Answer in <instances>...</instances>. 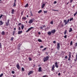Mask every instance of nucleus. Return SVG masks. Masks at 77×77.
<instances>
[{
    "label": "nucleus",
    "mask_w": 77,
    "mask_h": 77,
    "mask_svg": "<svg viewBox=\"0 0 77 77\" xmlns=\"http://www.w3.org/2000/svg\"><path fill=\"white\" fill-rule=\"evenodd\" d=\"M43 60L44 62H46V61H47V60H48V56H47L46 57H44Z\"/></svg>",
    "instance_id": "nucleus-1"
},
{
    "label": "nucleus",
    "mask_w": 77,
    "mask_h": 77,
    "mask_svg": "<svg viewBox=\"0 0 77 77\" xmlns=\"http://www.w3.org/2000/svg\"><path fill=\"white\" fill-rule=\"evenodd\" d=\"M69 57L68 58V60H70L71 57V52H69Z\"/></svg>",
    "instance_id": "nucleus-2"
},
{
    "label": "nucleus",
    "mask_w": 77,
    "mask_h": 77,
    "mask_svg": "<svg viewBox=\"0 0 77 77\" xmlns=\"http://www.w3.org/2000/svg\"><path fill=\"white\" fill-rule=\"evenodd\" d=\"M34 20H35V19H34V18H33L32 20H30L29 22V24H32V23L33 22V21H34Z\"/></svg>",
    "instance_id": "nucleus-3"
},
{
    "label": "nucleus",
    "mask_w": 77,
    "mask_h": 77,
    "mask_svg": "<svg viewBox=\"0 0 77 77\" xmlns=\"http://www.w3.org/2000/svg\"><path fill=\"white\" fill-rule=\"evenodd\" d=\"M57 48L58 50H60V43H58L57 45Z\"/></svg>",
    "instance_id": "nucleus-4"
},
{
    "label": "nucleus",
    "mask_w": 77,
    "mask_h": 77,
    "mask_svg": "<svg viewBox=\"0 0 77 77\" xmlns=\"http://www.w3.org/2000/svg\"><path fill=\"white\" fill-rule=\"evenodd\" d=\"M33 29V27H31L30 28H29V29H28L26 31V33H27L28 32H29V31H30V30H31V29Z\"/></svg>",
    "instance_id": "nucleus-5"
},
{
    "label": "nucleus",
    "mask_w": 77,
    "mask_h": 77,
    "mask_svg": "<svg viewBox=\"0 0 77 77\" xmlns=\"http://www.w3.org/2000/svg\"><path fill=\"white\" fill-rule=\"evenodd\" d=\"M5 24L6 26H8L9 24V20H8L7 22H6Z\"/></svg>",
    "instance_id": "nucleus-6"
},
{
    "label": "nucleus",
    "mask_w": 77,
    "mask_h": 77,
    "mask_svg": "<svg viewBox=\"0 0 77 77\" xmlns=\"http://www.w3.org/2000/svg\"><path fill=\"white\" fill-rule=\"evenodd\" d=\"M54 68H55V66L54 65H53L51 70L52 71H54Z\"/></svg>",
    "instance_id": "nucleus-7"
},
{
    "label": "nucleus",
    "mask_w": 77,
    "mask_h": 77,
    "mask_svg": "<svg viewBox=\"0 0 77 77\" xmlns=\"http://www.w3.org/2000/svg\"><path fill=\"white\" fill-rule=\"evenodd\" d=\"M33 73V71H31L29 72L28 73V75H30V74H32V73Z\"/></svg>",
    "instance_id": "nucleus-8"
},
{
    "label": "nucleus",
    "mask_w": 77,
    "mask_h": 77,
    "mask_svg": "<svg viewBox=\"0 0 77 77\" xmlns=\"http://www.w3.org/2000/svg\"><path fill=\"white\" fill-rule=\"evenodd\" d=\"M38 72H42V68L41 67H40L38 68Z\"/></svg>",
    "instance_id": "nucleus-9"
},
{
    "label": "nucleus",
    "mask_w": 77,
    "mask_h": 77,
    "mask_svg": "<svg viewBox=\"0 0 77 77\" xmlns=\"http://www.w3.org/2000/svg\"><path fill=\"white\" fill-rule=\"evenodd\" d=\"M64 23H65V26L66 25V24H68V23L69 22H66V20H65L64 21Z\"/></svg>",
    "instance_id": "nucleus-10"
},
{
    "label": "nucleus",
    "mask_w": 77,
    "mask_h": 77,
    "mask_svg": "<svg viewBox=\"0 0 77 77\" xmlns=\"http://www.w3.org/2000/svg\"><path fill=\"white\" fill-rule=\"evenodd\" d=\"M64 23H65V26L66 25V24H68V23L69 22H66V20H65L64 21Z\"/></svg>",
    "instance_id": "nucleus-11"
},
{
    "label": "nucleus",
    "mask_w": 77,
    "mask_h": 77,
    "mask_svg": "<svg viewBox=\"0 0 77 77\" xmlns=\"http://www.w3.org/2000/svg\"><path fill=\"white\" fill-rule=\"evenodd\" d=\"M55 67H56V68H57L59 67L58 65H57V62H55Z\"/></svg>",
    "instance_id": "nucleus-12"
},
{
    "label": "nucleus",
    "mask_w": 77,
    "mask_h": 77,
    "mask_svg": "<svg viewBox=\"0 0 77 77\" xmlns=\"http://www.w3.org/2000/svg\"><path fill=\"white\" fill-rule=\"evenodd\" d=\"M16 66L17 67V69H18L19 70L20 69V65H19V64H17L16 65Z\"/></svg>",
    "instance_id": "nucleus-13"
},
{
    "label": "nucleus",
    "mask_w": 77,
    "mask_h": 77,
    "mask_svg": "<svg viewBox=\"0 0 77 77\" xmlns=\"http://www.w3.org/2000/svg\"><path fill=\"white\" fill-rule=\"evenodd\" d=\"M16 66L17 67V69H18L19 70L20 69V65H19V64H17L16 65Z\"/></svg>",
    "instance_id": "nucleus-14"
},
{
    "label": "nucleus",
    "mask_w": 77,
    "mask_h": 77,
    "mask_svg": "<svg viewBox=\"0 0 77 77\" xmlns=\"http://www.w3.org/2000/svg\"><path fill=\"white\" fill-rule=\"evenodd\" d=\"M14 13H15V10L14 9H12L11 11L12 14H14Z\"/></svg>",
    "instance_id": "nucleus-15"
},
{
    "label": "nucleus",
    "mask_w": 77,
    "mask_h": 77,
    "mask_svg": "<svg viewBox=\"0 0 77 77\" xmlns=\"http://www.w3.org/2000/svg\"><path fill=\"white\" fill-rule=\"evenodd\" d=\"M23 33V31H18V35H20L21 33Z\"/></svg>",
    "instance_id": "nucleus-16"
},
{
    "label": "nucleus",
    "mask_w": 77,
    "mask_h": 77,
    "mask_svg": "<svg viewBox=\"0 0 77 77\" xmlns=\"http://www.w3.org/2000/svg\"><path fill=\"white\" fill-rule=\"evenodd\" d=\"M56 32V29H54L53 30H52L51 31V33H54Z\"/></svg>",
    "instance_id": "nucleus-17"
},
{
    "label": "nucleus",
    "mask_w": 77,
    "mask_h": 77,
    "mask_svg": "<svg viewBox=\"0 0 77 77\" xmlns=\"http://www.w3.org/2000/svg\"><path fill=\"white\" fill-rule=\"evenodd\" d=\"M72 31V28H69V32H71Z\"/></svg>",
    "instance_id": "nucleus-18"
},
{
    "label": "nucleus",
    "mask_w": 77,
    "mask_h": 77,
    "mask_svg": "<svg viewBox=\"0 0 77 77\" xmlns=\"http://www.w3.org/2000/svg\"><path fill=\"white\" fill-rule=\"evenodd\" d=\"M3 24V22H2V21H0V26H2Z\"/></svg>",
    "instance_id": "nucleus-19"
},
{
    "label": "nucleus",
    "mask_w": 77,
    "mask_h": 77,
    "mask_svg": "<svg viewBox=\"0 0 77 77\" xmlns=\"http://www.w3.org/2000/svg\"><path fill=\"white\" fill-rule=\"evenodd\" d=\"M24 26L23 24L22 25V26L21 27V29L23 30L24 29Z\"/></svg>",
    "instance_id": "nucleus-20"
},
{
    "label": "nucleus",
    "mask_w": 77,
    "mask_h": 77,
    "mask_svg": "<svg viewBox=\"0 0 77 77\" xmlns=\"http://www.w3.org/2000/svg\"><path fill=\"white\" fill-rule=\"evenodd\" d=\"M5 32L4 31H2V32H1V34L2 35H5Z\"/></svg>",
    "instance_id": "nucleus-21"
},
{
    "label": "nucleus",
    "mask_w": 77,
    "mask_h": 77,
    "mask_svg": "<svg viewBox=\"0 0 77 77\" xmlns=\"http://www.w3.org/2000/svg\"><path fill=\"white\" fill-rule=\"evenodd\" d=\"M45 4H43L42 6V8H44V6H45Z\"/></svg>",
    "instance_id": "nucleus-22"
},
{
    "label": "nucleus",
    "mask_w": 77,
    "mask_h": 77,
    "mask_svg": "<svg viewBox=\"0 0 77 77\" xmlns=\"http://www.w3.org/2000/svg\"><path fill=\"white\" fill-rule=\"evenodd\" d=\"M23 20H26V17H23L22 18Z\"/></svg>",
    "instance_id": "nucleus-23"
},
{
    "label": "nucleus",
    "mask_w": 77,
    "mask_h": 77,
    "mask_svg": "<svg viewBox=\"0 0 77 77\" xmlns=\"http://www.w3.org/2000/svg\"><path fill=\"white\" fill-rule=\"evenodd\" d=\"M38 41L39 42H42V40L41 39H38Z\"/></svg>",
    "instance_id": "nucleus-24"
},
{
    "label": "nucleus",
    "mask_w": 77,
    "mask_h": 77,
    "mask_svg": "<svg viewBox=\"0 0 77 77\" xmlns=\"http://www.w3.org/2000/svg\"><path fill=\"white\" fill-rule=\"evenodd\" d=\"M29 6V4H27L25 6H24L25 8H27V6Z\"/></svg>",
    "instance_id": "nucleus-25"
},
{
    "label": "nucleus",
    "mask_w": 77,
    "mask_h": 77,
    "mask_svg": "<svg viewBox=\"0 0 77 77\" xmlns=\"http://www.w3.org/2000/svg\"><path fill=\"white\" fill-rule=\"evenodd\" d=\"M66 32H67V30H66L64 31V35H66Z\"/></svg>",
    "instance_id": "nucleus-26"
},
{
    "label": "nucleus",
    "mask_w": 77,
    "mask_h": 77,
    "mask_svg": "<svg viewBox=\"0 0 77 77\" xmlns=\"http://www.w3.org/2000/svg\"><path fill=\"white\" fill-rule=\"evenodd\" d=\"M77 60V56L76 55V59H74V61H75V62Z\"/></svg>",
    "instance_id": "nucleus-27"
},
{
    "label": "nucleus",
    "mask_w": 77,
    "mask_h": 77,
    "mask_svg": "<svg viewBox=\"0 0 77 77\" xmlns=\"http://www.w3.org/2000/svg\"><path fill=\"white\" fill-rule=\"evenodd\" d=\"M46 49H47V48H45L42 50V51H45V50Z\"/></svg>",
    "instance_id": "nucleus-28"
},
{
    "label": "nucleus",
    "mask_w": 77,
    "mask_h": 77,
    "mask_svg": "<svg viewBox=\"0 0 77 77\" xmlns=\"http://www.w3.org/2000/svg\"><path fill=\"white\" fill-rule=\"evenodd\" d=\"M15 31H14L13 32V35H14V34H15Z\"/></svg>",
    "instance_id": "nucleus-29"
},
{
    "label": "nucleus",
    "mask_w": 77,
    "mask_h": 77,
    "mask_svg": "<svg viewBox=\"0 0 77 77\" xmlns=\"http://www.w3.org/2000/svg\"><path fill=\"white\" fill-rule=\"evenodd\" d=\"M13 40H14V37H12L11 38V41H13Z\"/></svg>",
    "instance_id": "nucleus-30"
},
{
    "label": "nucleus",
    "mask_w": 77,
    "mask_h": 77,
    "mask_svg": "<svg viewBox=\"0 0 77 77\" xmlns=\"http://www.w3.org/2000/svg\"><path fill=\"white\" fill-rule=\"evenodd\" d=\"M77 14V11H76V12L74 14V17H75V15H76Z\"/></svg>",
    "instance_id": "nucleus-31"
},
{
    "label": "nucleus",
    "mask_w": 77,
    "mask_h": 77,
    "mask_svg": "<svg viewBox=\"0 0 77 77\" xmlns=\"http://www.w3.org/2000/svg\"><path fill=\"white\" fill-rule=\"evenodd\" d=\"M41 12H42V10H40L38 12V13H41Z\"/></svg>",
    "instance_id": "nucleus-32"
},
{
    "label": "nucleus",
    "mask_w": 77,
    "mask_h": 77,
    "mask_svg": "<svg viewBox=\"0 0 77 77\" xmlns=\"http://www.w3.org/2000/svg\"><path fill=\"white\" fill-rule=\"evenodd\" d=\"M23 13H24V11H22L21 13V15H23Z\"/></svg>",
    "instance_id": "nucleus-33"
},
{
    "label": "nucleus",
    "mask_w": 77,
    "mask_h": 77,
    "mask_svg": "<svg viewBox=\"0 0 77 77\" xmlns=\"http://www.w3.org/2000/svg\"><path fill=\"white\" fill-rule=\"evenodd\" d=\"M49 35H51V32H48Z\"/></svg>",
    "instance_id": "nucleus-34"
},
{
    "label": "nucleus",
    "mask_w": 77,
    "mask_h": 77,
    "mask_svg": "<svg viewBox=\"0 0 77 77\" xmlns=\"http://www.w3.org/2000/svg\"><path fill=\"white\" fill-rule=\"evenodd\" d=\"M18 27L19 28L18 30H21V27H20V26H18Z\"/></svg>",
    "instance_id": "nucleus-35"
},
{
    "label": "nucleus",
    "mask_w": 77,
    "mask_h": 77,
    "mask_svg": "<svg viewBox=\"0 0 77 77\" xmlns=\"http://www.w3.org/2000/svg\"><path fill=\"white\" fill-rule=\"evenodd\" d=\"M3 75V74L2 73L0 75V77H2Z\"/></svg>",
    "instance_id": "nucleus-36"
},
{
    "label": "nucleus",
    "mask_w": 77,
    "mask_h": 77,
    "mask_svg": "<svg viewBox=\"0 0 77 77\" xmlns=\"http://www.w3.org/2000/svg\"><path fill=\"white\" fill-rule=\"evenodd\" d=\"M22 70L23 71H24V68H22Z\"/></svg>",
    "instance_id": "nucleus-37"
},
{
    "label": "nucleus",
    "mask_w": 77,
    "mask_h": 77,
    "mask_svg": "<svg viewBox=\"0 0 77 77\" xmlns=\"http://www.w3.org/2000/svg\"><path fill=\"white\" fill-rule=\"evenodd\" d=\"M21 45V44H19L18 45V47H20V46Z\"/></svg>",
    "instance_id": "nucleus-38"
},
{
    "label": "nucleus",
    "mask_w": 77,
    "mask_h": 77,
    "mask_svg": "<svg viewBox=\"0 0 77 77\" xmlns=\"http://www.w3.org/2000/svg\"><path fill=\"white\" fill-rule=\"evenodd\" d=\"M13 6L15 7V6H16V4H15V2L14 3V4L13 5Z\"/></svg>",
    "instance_id": "nucleus-39"
},
{
    "label": "nucleus",
    "mask_w": 77,
    "mask_h": 77,
    "mask_svg": "<svg viewBox=\"0 0 77 77\" xmlns=\"http://www.w3.org/2000/svg\"><path fill=\"white\" fill-rule=\"evenodd\" d=\"M3 16V14H1V16H0V19H1V18Z\"/></svg>",
    "instance_id": "nucleus-40"
},
{
    "label": "nucleus",
    "mask_w": 77,
    "mask_h": 77,
    "mask_svg": "<svg viewBox=\"0 0 77 77\" xmlns=\"http://www.w3.org/2000/svg\"><path fill=\"white\" fill-rule=\"evenodd\" d=\"M72 20H73V18H71L70 19V21H71Z\"/></svg>",
    "instance_id": "nucleus-41"
},
{
    "label": "nucleus",
    "mask_w": 77,
    "mask_h": 77,
    "mask_svg": "<svg viewBox=\"0 0 77 77\" xmlns=\"http://www.w3.org/2000/svg\"><path fill=\"white\" fill-rule=\"evenodd\" d=\"M28 59H29V61H31V60H32V59L31 58H29Z\"/></svg>",
    "instance_id": "nucleus-42"
},
{
    "label": "nucleus",
    "mask_w": 77,
    "mask_h": 77,
    "mask_svg": "<svg viewBox=\"0 0 77 77\" xmlns=\"http://www.w3.org/2000/svg\"><path fill=\"white\" fill-rule=\"evenodd\" d=\"M50 24H51L52 25H53V21H51L50 22Z\"/></svg>",
    "instance_id": "nucleus-43"
},
{
    "label": "nucleus",
    "mask_w": 77,
    "mask_h": 77,
    "mask_svg": "<svg viewBox=\"0 0 77 77\" xmlns=\"http://www.w3.org/2000/svg\"><path fill=\"white\" fill-rule=\"evenodd\" d=\"M22 24L21 23H20L18 24V26H21V25Z\"/></svg>",
    "instance_id": "nucleus-44"
},
{
    "label": "nucleus",
    "mask_w": 77,
    "mask_h": 77,
    "mask_svg": "<svg viewBox=\"0 0 77 77\" xmlns=\"http://www.w3.org/2000/svg\"><path fill=\"white\" fill-rule=\"evenodd\" d=\"M44 14H46V13H47V11H44Z\"/></svg>",
    "instance_id": "nucleus-45"
},
{
    "label": "nucleus",
    "mask_w": 77,
    "mask_h": 77,
    "mask_svg": "<svg viewBox=\"0 0 77 77\" xmlns=\"http://www.w3.org/2000/svg\"><path fill=\"white\" fill-rule=\"evenodd\" d=\"M12 74H14L15 73V72L14 71H12L11 72Z\"/></svg>",
    "instance_id": "nucleus-46"
},
{
    "label": "nucleus",
    "mask_w": 77,
    "mask_h": 77,
    "mask_svg": "<svg viewBox=\"0 0 77 77\" xmlns=\"http://www.w3.org/2000/svg\"><path fill=\"white\" fill-rule=\"evenodd\" d=\"M0 48H2V43H0Z\"/></svg>",
    "instance_id": "nucleus-47"
},
{
    "label": "nucleus",
    "mask_w": 77,
    "mask_h": 77,
    "mask_svg": "<svg viewBox=\"0 0 77 77\" xmlns=\"http://www.w3.org/2000/svg\"><path fill=\"white\" fill-rule=\"evenodd\" d=\"M67 37V35H66L64 36V38H66Z\"/></svg>",
    "instance_id": "nucleus-48"
},
{
    "label": "nucleus",
    "mask_w": 77,
    "mask_h": 77,
    "mask_svg": "<svg viewBox=\"0 0 77 77\" xmlns=\"http://www.w3.org/2000/svg\"><path fill=\"white\" fill-rule=\"evenodd\" d=\"M30 14L31 16H33V14H32V11H31L30 12Z\"/></svg>",
    "instance_id": "nucleus-49"
},
{
    "label": "nucleus",
    "mask_w": 77,
    "mask_h": 77,
    "mask_svg": "<svg viewBox=\"0 0 77 77\" xmlns=\"http://www.w3.org/2000/svg\"><path fill=\"white\" fill-rule=\"evenodd\" d=\"M75 47H77V43H75Z\"/></svg>",
    "instance_id": "nucleus-50"
},
{
    "label": "nucleus",
    "mask_w": 77,
    "mask_h": 77,
    "mask_svg": "<svg viewBox=\"0 0 77 77\" xmlns=\"http://www.w3.org/2000/svg\"><path fill=\"white\" fill-rule=\"evenodd\" d=\"M17 50H20V47H18V48H17Z\"/></svg>",
    "instance_id": "nucleus-51"
},
{
    "label": "nucleus",
    "mask_w": 77,
    "mask_h": 77,
    "mask_svg": "<svg viewBox=\"0 0 77 77\" xmlns=\"http://www.w3.org/2000/svg\"><path fill=\"white\" fill-rule=\"evenodd\" d=\"M57 3V2L56 1H55L54 2V4H56Z\"/></svg>",
    "instance_id": "nucleus-52"
},
{
    "label": "nucleus",
    "mask_w": 77,
    "mask_h": 77,
    "mask_svg": "<svg viewBox=\"0 0 77 77\" xmlns=\"http://www.w3.org/2000/svg\"><path fill=\"white\" fill-rule=\"evenodd\" d=\"M53 43H54V44H56V42L55 41H54Z\"/></svg>",
    "instance_id": "nucleus-53"
},
{
    "label": "nucleus",
    "mask_w": 77,
    "mask_h": 77,
    "mask_svg": "<svg viewBox=\"0 0 77 77\" xmlns=\"http://www.w3.org/2000/svg\"><path fill=\"white\" fill-rule=\"evenodd\" d=\"M70 45H72V41L71 42Z\"/></svg>",
    "instance_id": "nucleus-54"
},
{
    "label": "nucleus",
    "mask_w": 77,
    "mask_h": 77,
    "mask_svg": "<svg viewBox=\"0 0 77 77\" xmlns=\"http://www.w3.org/2000/svg\"><path fill=\"white\" fill-rule=\"evenodd\" d=\"M47 75H44V76H43L42 77H47Z\"/></svg>",
    "instance_id": "nucleus-55"
},
{
    "label": "nucleus",
    "mask_w": 77,
    "mask_h": 77,
    "mask_svg": "<svg viewBox=\"0 0 77 77\" xmlns=\"http://www.w3.org/2000/svg\"><path fill=\"white\" fill-rule=\"evenodd\" d=\"M52 11H58V10H52Z\"/></svg>",
    "instance_id": "nucleus-56"
},
{
    "label": "nucleus",
    "mask_w": 77,
    "mask_h": 77,
    "mask_svg": "<svg viewBox=\"0 0 77 77\" xmlns=\"http://www.w3.org/2000/svg\"><path fill=\"white\" fill-rule=\"evenodd\" d=\"M73 1V0H70V2L72 3V2Z\"/></svg>",
    "instance_id": "nucleus-57"
},
{
    "label": "nucleus",
    "mask_w": 77,
    "mask_h": 77,
    "mask_svg": "<svg viewBox=\"0 0 77 77\" xmlns=\"http://www.w3.org/2000/svg\"><path fill=\"white\" fill-rule=\"evenodd\" d=\"M40 29H43V27H42V26H41L40 27Z\"/></svg>",
    "instance_id": "nucleus-58"
},
{
    "label": "nucleus",
    "mask_w": 77,
    "mask_h": 77,
    "mask_svg": "<svg viewBox=\"0 0 77 77\" xmlns=\"http://www.w3.org/2000/svg\"><path fill=\"white\" fill-rule=\"evenodd\" d=\"M67 58H68V56H66L65 57V59H66Z\"/></svg>",
    "instance_id": "nucleus-59"
},
{
    "label": "nucleus",
    "mask_w": 77,
    "mask_h": 77,
    "mask_svg": "<svg viewBox=\"0 0 77 77\" xmlns=\"http://www.w3.org/2000/svg\"><path fill=\"white\" fill-rule=\"evenodd\" d=\"M58 75L59 76L60 75V73H59L58 74Z\"/></svg>",
    "instance_id": "nucleus-60"
},
{
    "label": "nucleus",
    "mask_w": 77,
    "mask_h": 77,
    "mask_svg": "<svg viewBox=\"0 0 77 77\" xmlns=\"http://www.w3.org/2000/svg\"><path fill=\"white\" fill-rule=\"evenodd\" d=\"M38 35H41V32H38Z\"/></svg>",
    "instance_id": "nucleus-61"
},
{
    "label": "nucleus",
    "mask_w": 77,
    "mask_h": 77,
    "mask_svg": "<svg viewBox=\"0 0 77 77\" xmlns=\"http://www.w3.org/2000/svg\"><path fill=\"white\" fill-rule=\"evenodd\" d=\"M69 19H68L67 21V22H68V23H69Z\"/></svg>",
    "instance_id": "nucleus-62"
},
{
    "label": "nucleus",
    "mask_w": 77,
    "mask_h": 77,
    "mask_svg": "<svg viewBox=\"0 0 77 77\" xmlns=\"http://www.w3.org/2000/svg\"><path fill=\"white\" fill-rule=\"evenodd\" d=\"M44 47V46H40V48H43Z\"/></svg>",
    "instance_id": "nucleus-63"
},
{
    "label": "nucleus",
    "mask_w": 77,
    "mask_h": 77,
    "mask_svg": "<svg viewBox=\"0 0 77 77\" xmlns=\"http://www.w3.org/2000/svg\"><path fill=\"white\" fill-rule=\"evenodd\" d=\"M43 27H45V25H43Z\"/></svg>",
    "instance_id": "nucleus-64"
}]
</instances>
